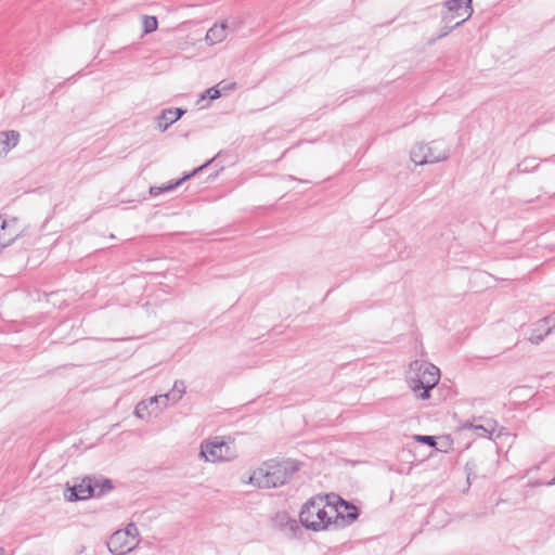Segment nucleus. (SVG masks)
<instances>
[{
    "instance_id": "393cba45",
    "label": "nucleus",
    "mask_w": 555,
    "mask_h": 555,
    "mask_svg": "<svg viewBox=\"0 0 555 555\" xmlns=\"http://www.w3.org/2000/svg\"><path fill=\"white\" fill-rule=\"evenodd\" d=\"M208 96L210 100H216L220 96V90L216 87H211L206 90L205 94L202 95V99Z\"/></svg>"
},
{
    "instance_id": "ddd939ff",
    "label": "nucleus",
    "mask_w": 555,
    "mask_h": 555,
    "mask_svg": "<svg viewBox=\"0 0 555 555\" xmlns=\"http://www.w3.org/2000/svg\"><path fill=\"white\" fill-rule=\"evenodd\" d=\"M166 406H164V403H150L149 401H140L135 408H134V415L141 420L146 418L151 414L157 415L159 412H162Z\"/></svg>"
},
{
    "instance_id": "dca6fc26",
    "label": "nucleus",
    "mask_w": 555,
    "mask_h": 555,
    "mask_svg": "<svg viewBox=\"0 0 555 555\" xmlns=\"http://www.w3.org/2000/svg\"><path fill=\"white\" fill-rule=\"evenodd\" d=\"M1 143L3 144V151L7 153L14 149L20 141V133L15 130L1 131L0 132Z\"/></svg>"
},
{
    "instance_id": "6ab92c4d",
    "label": "nucleus",
    "mask_w": 555,
    "mask_h": 555,
    "mask_svg": "<svg viewBox=\"0 0 555 555\" xmlns=\"http://www.w3.org/2000/svg\"><path fill=\"white\" fill-rule=\"evenodd\" d=\"M538 168V163L534 157H527L517 165V171L520 173L531 172Z\"/></svg>"
},
{
    "instance_id": "9d476101",
    "label": "nucleus",
    "mask_w": 555,
    "mask_h": 555,
    "mask_svg": "<svg viewBox=\"0 0 555 555\" xmlns=\"http://www.w3.org/2000/svg\"><path fill=\"white\" fill-rule=\"evenodd\" d=\"M274 524L289 539L297 538L301 534V528L296 519L291 518L286 513L276 514Z\"/></svg>"
},
{
    "instance_id": "7ed1b4c3",
    "label": "nucleus",
    "mask_w": 555,
    "mask_h": 555,
    "mask_svg": "<svg viewBox=\"0 0 555 555\" xmlns=\"http://www.w3.org/2000/svg\"><path fill=\"white\" fill-rule=\"evenodd\" d=\"M112 480L104 476H86L79 483L68 486L64 496L69 502L87 500L92 496H101L113 490Z\"/></svg>"
},
{
    "instance_id": "7c9ffc66",
    "label": "nucleus",
    "mask_w": 555,
    "mask_h": 555,
    "mask_svg": "<svg viewBox=\"0 0 555 555\" xmlns=\"http://www.w3.org/2000/svg\"><path fill=\"white\" fill-rule=\"evenodd\" d=\"M220 156V153H217L215 157H212V162L215 160L216 157H219Z\"/></svg>"
},
{
    "instance_id": "c85d7f7f",
    "label": "nucleus",
    "mask_w": 555,
    "mask_h": 555,
    "mask_svg": "<svg viewBox=\"0 0 555 555\" xmlns=\"http://www.w3.org/2000/svg\"><path fill=\"white\" fill-rule=\"evenodd\" d=\"M173 115V117L179 120L185 113H186V109L184 108H181V107H176V108H169Z\"/></svg>"
},
{
    "instance_id": "cd10ccee",
    "label": "nucleus",
    "mask_w": 555,
    "mask_h": 555,
    "mask_svg": "<svg viewBox=\"0 0 555 555\" xmlns=\"http://www.w3.org/2000/svg\"><path fill=\"white\" fill-rule=\"evenodd\" d=\"M543 331H544L543 335H538V336L532 335L530 340L534 344L541 343L543 340V338L551 333V327H547L546 330L543 328Z\"/></svg>"
},
{
    "instance_id": "1a4fd4ad",
    "label": "nucleus",
    "mask_w": 555,
    "mask_h": 555,
    "mask_svg": "<svg viewBox=\"0 0 555 555\" xmlns=\"http://www.w3.org/2000/svg\"><path fill=\"white\" fill-rule=\"evenodd\" d=\"M138 542H133L132 538H127L126 533L120 530L115 531L107 541L108 551L114 555H126L131 552Z\"/></svg>"
},
{
    "instance_id": "2f4dec72",
    "label": "nucleus",
    "mask_w": 555,
    "mask_h": 555,
    "mask_svg": "<svg viewBox=\"0 0 555 555\" xmlns=\"http://www.w3.org/2000/svg\"><path fill=\"white\" fill-rule=\"evenodd\" d=\"M220 156V153H217L215 157H212V162L215 160L216 157H219Z\"/></svg>"
},
{
    "instance_id": "c756f323",
    "label": "nucleus",
    "mask_w": 555,
    "mask_h": 555,
    "mask_svg": "<svg viewBox=\"0 0 555 555\" xmlns=\"http://www.w3.org/2000/svg\"><path fill=\"white\" fill-rule=\"evenodd\" d=\"M547 485L548 486L555 485V477L551 481H548Z\"/></svg>"
},
{
    "instance_id": "6e6552de",
    "label": "nucleus",
    "mask_w": 555,
    "mask_h": 555,
    "mask_svg": "<svg viewBox=\"0 0 555 555\" xmlns=\"http://www.w3.org/2000/svg\"><path fill=\"white\" fill-rule=\"evenodd\" d=\"M446 11L442 22L452 23L454 18L466 22L473 15L472 0H448L443 3Z\"/></svg>"
},
{
    "instance_id": "a211bd4d",
    "label": "nucleus",
    "mask_w": 555,
    "mask_h": 555,
    "mask_svg": "<svg viewBox=\"0 0 555 555\" xmlns=\"http://www.w3.org/2000/svg\"><path fill=\"white\" fill-rule=\"evenodd\" d=\"M15 234L5 233V219L0 217V253L14 242Z\"/></svg>"
},
{
    "instance_id": "f03ea898",
    "label": "nucleus",
    "mask_w": 555,
    "mask_h": 555,
    "mask_svg": "<svg viewBox=\"0 0 555 555\" xmlns=\"http://www.w3.org/2000/svg\"><path fill=\"white\" fill-rule=\"evenodd\" d=\"M321 495L313 496L309 499L301 507L299 513L300 524L312 531H320L324 529H328L331 526H334L333 516H328L326 512V506H330L326 499Z\"/></svg>"
},
{
    "instance_id": "aec40b11",
    "label": "nucleus",
    "mask_w": 555,
    "mask_h": 555,
    "mask_svg": "<svg viewBox=\"0 0 555 555\" xmlns=\"http://www.w3.org/2000/svg\"><path fill=\"white\" fill-rule=\"evenodd\" d=\"M158 22L155 16H144L143 18V29L144 33L150 34L157 29Z\"/></svg>"
},
{
    "instance_id": "9b49d317",
    "label": "nucleus",
    "mask_w": 555,
    "mask_h": 555,
    "mask_svg": "<svg viewBox=\"0 0 555 555\" xmlns=\"http://www.w3.org/2000/svg\"><path fill=\"white\" fill-rule=\"evenodd\" d=\"M212 163V159L207 160L202 166L195 168L192 172L184 175L181 179H178L177 181L169 182L167 184H164L162 186H151L150 188V194L152 196H158L165 192H170L176 190L178 186H180L183 182L189 180L190 178L194 177L197 172L202 171L204 168H206L208 165Z\"/></svg>"
},
{
    "instance_id": "f8f14e48",
    "label": "nucleus",
    "mask_w": 555,
    "mask_h": 555,
    "mask_svg": "<svg viewBox=\"0 0 555 555\" xmlns=\"http://www.w3.org/2000/svg\"><path fill=\"white\" fill-rule=\"evenodd\" d=\"M185 392V385L183 380H176L172 389L165 395L154 396L150 398V403H164V406L168 405V401L178 402Z\"/></svg>"
},
{
    "instance_id": "2eb2a0df",
    "label": "nucleus",
    "mask_w": 555,
    "mask_h": 555,
    "mask_svg": "<svg viewBox=\"0 0 555 555\" xmlns=\"http://www.w3.org/2000/svg\"><path fill=\"white\" fill-rule=\"evenodd\" d=\"M229 25L227 22H221L219 24H215L210 27L206 34V41L209 44H216L223 41L228 36Z\"/></svg>"
},
{
    "instance_id": "4468645a",
    "label": "nucleus",
    "mask_w": 555,
    "mask_h": 555,
    "mask_svg": "<svg viewBox=\"0 0 555 555\" xmlns=\"http://www.w3.org/2000/svg\"><path fill=\"white\" fill-rule=\"evenodd\" d=\"M495 427L496 423L493 420H486L483 424L477 423L476 420L463 424V428L473 429L480 437H490L494 433Z\"/></svg>"
},
{
    "instance_id": "423d86ee",
    "label": "nucleus",
    "mask_w": 555,
    "mask_h": 555,
    "mask_svg": "<svg viewBox=\"0 0 555 555\" xmlns=\"http://www.w3.org/2000/svg\"><path fill=\"white\" fill-rule=\"evenodd\" d=\"M199 456L208 462H222L235 459L236 452L229 443L216 437L202 443Z\"/></svg>"
},
{
    "instance_id": "f3484780",
    "label": "nucleus",
    "mask_w": 555,
    "mask_h": 555,
    "mask_svg": "<svg viewBox=\"0 0 555 555\" xmlns=\"http://www.w3.org/2000/svg\"><path fill=\"white\" fill-rule=\"evenodd\" d=\"M177 119L173 117L170 109H163L160 115L157 117V127L164 132L166 131L172 124H175Z\"/></svg>"
},
{
    "instance_id": "412c9836",
    "label": "nucleus",
    "mask_w": 555,
    "mask_h": 555,
    "mask_svg": "<svg viewBox=\"0 0 555 555\" xmlns=\"http://www.w3.org/2000/svg\"><path fill=\"white\" fill-rule=\"evenodd\" d=\"M16 218H12L10 220L5 219V233L15 234L14 241L21 235V230L16 227Z\"/></svg>"
},
{
    "instance_id": "f257e3e1",
    "label": "nucleus",
    "mask_w": 555,
    "mask_h": 555,
    "mask_svg": "<svg viewBox=\"0 0 555 555\" xmlns=\"http://www.w3.org/2000/svg\"><path fill=\"white\" fill-rule=\"evenodd\" d=\"M299 467V462L292 459L282 461L272 459L251 473L248 483L259 489L282 487L292 479Z\"/></svg>"
},
{
    "instance_id": "4be33fe9",
    "label": "nucleus",
    "mask_w": 555,
    "mask_h": 555,
    "mask_svg": "<svg viewBox=\"0 0 555 555\" xmlns=\"http://www.w3.org/2000/svg\"><path fill=\"white\" fill-rule=\"evenodd\" d=\"M446 25L441 28L439 35H438V39H441L446 36H448L454 28L459 27L460 25L463 24V21H457L455 22L453 25H449L450 23H444Z\"/></svg>"
},
{
    "instance_id": "5701e85b",
    "label": "nucleus",
    "mask_w": 555,
    "mask_h": 555,
    "mask_svg": "<svg viewBox=\"0 0 555 555\" xmlns=\"http://www.w3.org/2000/svg\"><path fill=\"white\" fill-rule=\"evenodd\" d=\"M120 531L121 533H126L127 538H132L133 542H138L137 537L139 534V530L134 524H129L125 529Z\"/></svg>"
},
{
    "instance_id": "39448f33",
    "label": "nucleus",
    "mask_w": 555,
    "mask_h": 555,
    "mask_svg": "<svg viewBox=\"0 0 555 555\" xmlns=\"http://www.w3.org/2000/svg\"><path fill=\"white\" fill-rule=\"evenodd\" d=\"M449 155L450 149L442 140H435L428 144L418 143L410 152L411 160L417 166L443 162Z\"/></svg>"
},
{
    "instance_id": "0eeeda50",
    "label": "nucleus",
    "mask_w": 555,
    "mask_h": 555,
    "mask_svg": "<svg viewBox=\"0 0 555 555\" xmlns=\"http://www.w3.org/2000/svg\"><path fill=\"white\" fill-rule=\"evenodd\" d=\"M335 501H328L331 511L334 512V527L343 528L353 524L358 517V508L350 502L345 501L338 495L333 494Z\"/></svg>"
},
{
    "instance_id": "a878e982",
    "label": "nucleus",
    "mask_w": 555,
    "mask_h": 555,
    "mask_svg": "<svg viewBox=\"0 0 555 555\" xmlns=\"http://www.w3.org/2000/svg\"><path fill=\"white\" fill-rule=\"evenodd\" d=\"M235 86H236L235 82H227V81L223 80V81L219 82L216 86V88H218L220 90V93H221L222 91H228V90L235 89Z\"/></svg>"
},
{
    "instance_id": "20e7f679",
    "label": "nucleus",
    "mask_w": 555,
    "mask_h": 555,
    "mask_svg": "<svg viewBox=\"0 0 555 555\" xmlns=\"http://www.w3.org/2000/svg\"><path fill=\"white\" fill-rule=\"evenodd\" d=\"M411 369L417 371L415 377H411L410 387L417 399L426 400L430 397V390L438 384L440 378L439 369L426 362L414 361Z\"/></svg>"
},
{
    "instance_id": "bb28decb",
    "label": "nucleus",
    "mask_w": 555,
    "mask_h": 555,
    "mask_svg": "<svg viewBox=\"0 0 555 555\" xmlns=\"http://www.w3.org/2000/svg\"><path fill=\"white\" fill-rule=\"evenodd\" d=\"M474 467H475V464L473 462H468L465 466L466 472H467V481L469 483L472 482V480H474L477 477L476 474L473 472Z\"/></svg>"
},
{
    "instance_id": "b1692460",
    "label": "nucleus",
    "mask_w": 555,
    "mask_h": 555,
    "mask_svg": "<svg viewBox=\"0 0 555 555\" xmlns=\"http://www.w3.org/2000/svg\"><path fill=\"white\" fill-rule=\"evenodd\" d=\"M414 439L418 442L425 443L429 447H436V438L427 435H415Z\"/></svg>"
}]
</instances>
